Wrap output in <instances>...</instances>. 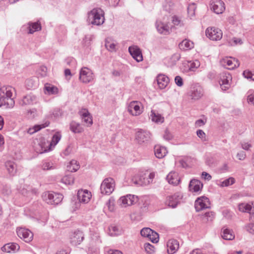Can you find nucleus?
I'll return each mask as SVG.
<instances>
[{"mask_svg":"<svg viewBox=\"0 0 254 254\" xmlns=\"http://www.w3.org/2000/svg\"><path fill=\"white\" fill-rule=\"evenodd\" d=\"M185 66L188 68V70L190 71H194L200 66V63L198 61H188L184 63Z\"/></svg>","mask_w":254,"mask_h":254,"instance_id":"38","label":"nucleus"},{"mask_svg":"<svg viewBox=\"0 0 254 254\" xmlns=\"http://www.w3.org/2000/svg\"><path fill=\"white\" fill-rule=\"evenodd\" d=\"M150 117L152 121L156 123H162L164 121V117L154 110L151 111Z\"/></svg>","mask_w":254,"mask_h":254,"instance_id":"36","label":"nucleus"},{"mask_svg":"<svg viewBox=\"0 0 254 254\" xmlns=\"http://www.w3.org/2000/svg\"><path fill=\"white\" fill-rule=\"evenodd\" d=\"M232 43H231V45H236L237 44H242L243 43L242 41L240 38H233L232 39Z\"/></svg>","mask_w":254,"mask_h":254,"instance_id":"63","label":"nucleus"},{"mask_svg":"<svg viewBox=\"0 0 254 254\" xmlns=\"http://www.w3.org/2000/svg\"><path fill=\"white\" fill-rule=\"evenodd\" d=\"M62 182L66 185H72L74 183V177L72 175H66L62 179Z\"/></svg>","mask_w":254,"mask_h":254,"instance_id":"45","label":"nucleus"},{"mask_svg":"<svg viewBox=\"0 0 254 254\" xmlns=\"http://www.w3.org/2000/svg\"><path fill=\"white\" fill-rule=\"evenodd\" d=\"M155 27L158 32L161 34L168 35L171 31V29L169 25L160 20H157L156 21Z\"/></svg>","mask_w":254,"mask_h":254,"instance_id":"18","label":"nucleus"},{"mask_svg":"<svg viewBox=\"0 0 254 254\" xmlns=\"http://www.w3.org/2000/svg\"><path fill=\"white\" fill-rule=\"evenodd\" d=\"M20 248L19 246L15 243H10L4 245L1 247L2 251L6 253H15L17 252Z\"/></svg>","mask_w":254,"mask_h":254,"instance_id":"27","label":"nucleus"},{"mask_svg":"<svg viewBox=\"0 0 254 254\" xmlns=\"http://www.w3.org/2000/svg\"><path fill=\"white\" fill-rule=\"evenodd\" d=\"M115 182L112 178L105 179L100 186L101 192L103 194L109 195L114 191Z\"/></svg>","mask_w":254,"mask_h":254,"instance_id":"5","label":"nucleus"},{"mask_svg":"<svg viewBox=\"0 0 254 254\" xmlns=\"http://www.w3.org/2000/svg\"><path fill=\"white\" fill-rule=\"evenodd\" d=\"M5 167L8 173L11 176H14L17 173L16 164L12 161H7L5 163Z\"/></svg>","mask_w":254,"mask_h":254,"instance_id":"29","label":"nucleus"},{"mask_svg":"<svg viewBox=\"0 0 254 254\" xmlns=\"http://www.w3.org/2000/svg\"><path fill=\"white\" fill-rule=\"evenodd\" d=\"M18 190L20 193L24 195H26L29 193L31 189L29 187L24 185L22 188L20 187Z\"/></svg>","mask_w":254,"mask_h":254,"instance_id":"48","label":"nucleus"},{"mask_svg":"<svg viewBox=\"0 0 254 254\" xmlns=\"http://www.w3.org/2000/svg\"><path fill=\"white\" fill-rule=\"evenodd\" d=\"M84 234L79 230L74 231L70 236V243L73 246L80 245L84 240Z\"/></svg>","mask_w":254,"mask_h":254,"instance_id":"15","label":"nucleus"},{"mask_svg":"<svg viewBox=\"0 0 254 254\" xmlns=\"http://www.w3.org/2000/svg\"><path fill=\"white\" fill-rule=\"evenodd\" d=\"M247 100L249 102L252 103L254 105V92L248 95Z\"/></svg>","mask_w":254,"mask_h":254,"instance_id":"64","label":"nucleus"},{"mask_svg":"<svg viewBox=\"0 0 254 254\" xmlns=\"http://www.w3.org/2000/svg\"><path fill=\"white\" fill-rule=\"evenodd\" d=\"M157 84L161 89L166 87L169 82V78L164 74H159L157 77Z\"/></svg>","mask_w":254,"mask_h":254,"instance_id":"25","label":"nucleus"},{"mask_svg":"<svg viewBox=\"0 0 254 254\" xmlns=\"http://www.w3.org/2000/svg\"><path fill=\"white\" fill-rule=\"evenodd\" d=\"M235 182V180L233 177H230L223 181H220L218 185L221 187H228L233 185Z\"/></svg>","mask_w":254,"mask_h":254,"instance_id":"42","label":"nucleus"},{"mask_svg":"<svg viewBox=\"0 0 254 254\" xmlns=\"http://www.w3.org/2000/svg\"><path fill=\"white\" fill-rule=\"evenodd\" d=\"M179 47L182 50H189L193 47V43L189 40L185 39L179 44Z\"/></svg>","mask_w":254,"mask_h":254,"instance_id":"33","label":"nucleus"},{"mask_svg":"<svg viewBox=\"0 0 254 254\" xmlns=\"http://www.w3.org/2000/svg\"><path fill=\"white\" fill-rule=\"evenodd\" d=\"M45 93L48 95H55L59 92L58 88L51 84L46 83L44 86Z\"/></svg>","mask_w":254,"mask_h":254,"instance_id":"34","label":"nucleus"},{"mask_svg":"<svg viewBox=\"0 0 254 254\" xmlns=\"http://www.w3.org/2000/svg\"><path fill=\"white\" fill-rule=\"evenodd\" d=\"M148 238L152 242L154 243H157L159 240V235L157 233L153 231V233L150 234V237H149Z\"/></svg>","mask_w":254,"mask_h":254,"instance_id":"49","label":"nucleus"},{"mask_svg":"<svg viewBox=\"0 0 254 254\" xmlns=\"http://www.w3.org/2000/svg\"><path fill=\"white\" fill-rule=\"evenodd\" d=\"M239 209L243 212H248L250 214V219L254 222V203L252 204L242 203L239 205Z\"/></svg>","mask_w":254,"mask_h":254,"instance_id":"13","label":"nucleus"},{"mask_svg":"<svg viewBox=\"0 0 254 254\" xmlns=\"http://www.w3.org/2000/svg\"><path fill=\"white\" fill-rule=\"evenodd\" d=\"M49 125L50 122L48 120H46L41 125H35L32 128H29L27 132L30 134H32L38 131H39L42 128H44L46 127H48Z\"/></svg>","mask_w":254,"mask_h":254,"instance_id":"32","label":"nucleus"},{"mask_svg":"<svg viewBox=\"0 0 254 254\" xmlns=\"http://www.w3.org/2000/svg\"><path fill=\"white\" fill-rule=\"evenodd\" d=\"M138 200V198L137 196L128 194L121 197L118 202L124 207H126L136 203Z\"/></svg>","mask_w":254,"mask_h":254,"instance_id":"9","label":"nucleus"},{"mask_svg":"<svg viewBox=\"0 0 254 254\" xmlns=\"http://www.w3.org/2000/svg\"><path fill=\"white\" fill-rule=\"evenodd\" d=\"M231 79V75L227 72H223L220 74L219 84L222 90H226L229 87V80Z\"/></svg>","mask_w":254,"mask_h":254,"instance_id":"19","label":"nucleus"},{"mask_svg":"<svg viewBox=\"0 0 254 254\" xmlns=\"http://www.w3.org/2000/svg\"><path fill=\"white\" fill-rule=\"evenodd\" d=\"M140 103L137 101H133L131 102L127 107L128 112L132 116H138L140 115L142 111L140 109L139 104Z\"/></svg>","mask_w":254,"mask_h":254,"instance_id":"17","label":"nucleus"},{"mask_svg":"<svg viewBox=\"0 0 254 254\" xmlns=\"http://www.w3.org/2000/svg\"><path fill=\"white\" fill-rule=\"evenodd\" d=\"M211 8L216 14L222 13L225 9V4L221 0H214L211 3Z\"/></svg>","mask_w":254,"mask_h":254,"instance_id":"21","label":"nucleus"},{"mask_svg":"<svg viewBox=\"0 0 254 254\" xmlns=\"http://www.w3.org/2000/svg\"><path fill=\"white\" fill-rule=\"evenodd\" d=\"M172 22L176 26H182L183 25V23L180 18L176 15H174L172 17Z\"/></svg>","mask_w":254,"mask_h":254,"instance_id":"51","label":"nucleus"},{"mask_svg":"<svg viewBox=\"0 0 254 254\" xmlns=\"http://www.w3.org/2000/svg\"><path fill=\"white\" fill-rule=\"evenodd\" d=\"M47 68L44 66H40L38 69V73L41 75V76L44 77L47 75Z\"/></svg>","mask_w":254,"mask_h":254,"instance_id":"52","label":"nucleus"},{"mask_svg":"<svg viewBox=\"0 0 254 254\" xmlns=\"http://www.w3.org/2000/svg\"><path fill=\"white\" fill-rule=\"evenodd\" d=\"M77 195L79 201L84 203L88 202L92 196L91 192L87 190H79Z\"/></svg>","mask_w":254,"mask_h":254,"instance_id":"22","label":"nucleus"},{"mask_svg":"<svg viewBox=\"0 0 254 254\" xmlns=\"http://www.w3.org/2000/svg\"><path fill=\"white\" fill-rule=\"evenodd\" d=\"M246 230L250 233L254 234V224L250 223L246 226Z\"/></svg>","mask_w":254,"mask_h":254,"instance_id":"59","label":"nucleus"},{"mask_svg":"<svg viewBox=\"0 0 254 254\" xmlns=\"http://www.w3.org/2000/svg\"><path fill=\"white\" fill-rule=\"evenodd\" d=\"M154 149L155 155L160 159L165 156L168 152L166 147L160 145H155Z\"/></svg>","mask_w":254,"mask_h":254,"instance_id":"30","label":"nucleus"},{"mask_svg":"<svg viewBox=\"0 0 254 254\" xmlns=\"http://www.w3.org/2000/svg\"><path fill=\"white\" fill-rule=\"evenodd\" d=\"M241 146L243 149L249 150V149L252 147V145L249 142H242L241 143Z\"/></svg>","mask_w":254,"mask_h":254,"instance_id":"62","label":"nucleus"},{"mask_svg":"<svg viewBox=\"0 0 254 254\" xmlns=\"http://www.w3.org/2000/svg\"><path fill=\"white\" fill-rule=\"evenodd\" d=\"M154 177V173H151L148 175L145 173L139 174L132 177V181L135 185L147 186L152 182Z\"/></svg>","mask_w":254,"mask_h":254,"instance_id":"2","label":"nucleus"},{"mask_svg":"<svg viewBox=\"0 0 254 254\" xmlns=\"http://www.w3.org/2000/svg\"><path fill=\"white\" fill-rule=\"evenodd\" d=\"M202 187L203 184L199 180L193 179L190 181L189 189L191 191L197 192L200 190Z\"/></svg>","mask_w":254,"mask_h":254,"instance_id":"26","label":"nucleus"},{"mask_svg":"<svg viewBox=\"0 0 254 254\" xmlns=\"http://www.w3.org/2000/svg\"><path fill=\"white\" fill-rule=\"evenodd\" d=\"M175 83L180 87L183 85L184 82L182 78L180 76H176L175 78Z\"/></svg>","mask_w":254,"mask_h":254,"instance_id":"57","label":"nucleus"},{"mask_svg":"<svg viewBox=\"0 0 254 254\" xmlns=\"http://www.w3.org/2000/svg\"><path fill=\"white\" fill-rule=\"evenodd\" d=\"M144 247L146 252L149 254H151L154 252V247L149 243H145Z\"/></svg>","mask_w":254,"mask_h":254,"instance_id":"55","label":"nucleus"},{"mask_svg":"<svg viewBox=\"0 0 254 254\" xmlns=\"http://www.w3.org/2000/svg\"><path fill=\"white\" fill-rule=\"evenodd\" d=\"M11 96L6 97L5 96V103H4V105L6 106L7 108H12L14 107L15 104V102L13 98H11Z\"/></svg>","mask_w":254,"mask_h":254,"instance_id":"46","label":"nucleus"},{"mask_svg":"<svg viewBox=\"0 0 254 254\" xmlns=\"http://www.w3.org/2000/svg\"><path fill=\"white\" fill-rule=\"evenodd\" d=\"M173 136L172 134V133L168 129H166L163 135L164 139L169 141L171 140L173 138Z\"/></svg>","mask_w":254,"mask_h":254,"instance_id":"56","label":"nucleus"},{"mask_svg":"<svg viewBox=\"0 0 254 254\" xmlns=\"http://www.w3.org/2000/svg\"><path fill=\"white\" fill-rule=\"evenodd\" d=\"M152 134L147 130L138 129L135 134V140L139 144H147L151 139Z\"/></svg>","mask_w":254,"mask_h":254,"instance_id":"3","label":"nucleus"},{"mask_svg":"<svg viewBox=\"0 0 254 254\" xmlns=\"http://www.w3.org/2000/svg\"><path fill=\"white\" fill-rule=\"evenodd\" d=\"M82 119L83 121L87 124V126H91L92 125V119L91 116L90 115L89 112L86 111V112L82 113Z\"/></svg>","mask_w":254,"mask_h":254,"instance_id":"43","label":"nucleus"},{"mask_svg":"<svg viewBox=\"0 0 254 254\" xmlns=\"http://www.w3.org/2000/svg\"><path fill=\"white\" fill-rule=\"evenodd\" d=\"M13 91H14V88L11 86L0 87V107L5 103V96H12Z\"/></svg>","mask_w":254,"mask_h":254,"instance_id":"11","label":"nucleus"},{"mask_svg":"<svg viewBox=\"0 0 254 254\" xmlns=\"http://www.w3.org/2000/svg\"><path fill=\"white\" fill-rule=\"evenodd\" d=\"M36 102L37 97L32 94H29L24 96L22 99L19 101V104L20 106H24L33 104Z\"/></svg>","mask_w":254,"mask_h":254,"instance_id":"23","label":"nucleus"},{"mask_svg":"<svg viewBox=\"0 0 254 254\" xmlns=\"http://www.w3.org/2000/svg\"><path fill=\"white\" fill-rule=\"evenodd\" d=\"M41 168L43 170H49L55 168L52 162L47 161L42 162L41 165Z\"/></svg>","mask_w":254,"mask_h":254,"instance_id":"44","label":"nucleus"},{"mask_svg":"<svg viewBox=\"0 0 254 254\" xmlns=\"http://www.w3.org/2000/svg\"><path fill=\"white\" fill-rule=\"evenodd\" d=\"M224 62L229 66H231L229 68L233 69L234 67H238L240 65L239 61L237 59H224Z\"/></svg>","mask_w":254,"mask_h":254,"instance_id":"41","label":"nucleus"},{"mask_svg":"<svg viewBox=\"0 0 254 254\" xmlns=\"http://www.w3.org/2000/svg\"><path fill=\"white\" fill-rule=\"evenodd\" d=\"M237 157L240 160H244L246 157V153L244 151L239 152L237 154Z\"/></svg>","mask_w":254,"mask_h":254,"instance_id":"61","label":"nucleus"},{"mask_svg":"<svg viewBox=\"0 0 254 254\" xmlns=\"http://www.w3.org/2000/svg\"><path fill=\"white\" fill-rule=\"evenodd\" d=\"M166 180L170 184L177 185L180 181L178 174L175 172H170L166 177Z\"/></svg>","mask_w":254,"mask_h":254,"instance_id":"31","label":"nucleus"},{"mask_svg":"<svg viewBox=\"0 0 254 254\" xmlns=\"http://www.w3.org/2000/svg\"><path fill=\"white\" fill-rule=\"evenodd\" d=\"M183 198V195L180 192H176L167 197L166 203L172 208H175L180 203Z\"/></svg>","mask_w":254,"mask_h":254,"instance_id":"12","label":"nucleus"},{"mask_svg":"<svg viewBox=\"0 0 254 254\" xmlns=\"http://www.w3.org/2000/svg\"><path fill=\"white\" fill-rule=\"evenodd\" d=\"M203 90L199 84L193 85L188 92V95L191 99L196 100L200 99L203 95Z\"/></svg>","mask_w":254,"mask_h":254,"instance_id":"7","label":"nucleus"},{"mask_svg":"<svg viewBox=\"0 0 254 254\" xmlns=\"http://www.w3.org/2000/svg\"><path fill=\"white\" fill-rule=\"evenodd\" d=\"M209 199L205 196L198 197L195 201L194 207L196 211L198 212L203 209L210 207Z\"/></svg>","mask_w":254,"mask_h":254,"instance_id":"10","label":"nucleus"},{"mask_svg":"<svg viewBox=\"0 0 254 254\" xmlns=\"http://www.w3.org/2000/svg\"><path fill=\"white\" fill-rule=\"evenodd\" d=\"M214 217V213L212 212H206L204 214V217L207 219L208 221H212L213 218Z\"/></svg>","mask_w":254,"mask_h":254,"instance_id":"58","label":"nucleus"},{"mask_svg":"<svg viewBox=\"0 0 254 254\" xmlns=\"http://www.w3.org/2000/svg\"><path fill=\"white\" fill-rule=\"evenodd\" d=\"M26 85L28 89H30L31 88H34L35 85L33 84V81L31 79H28L25 81Z\"/></svg>","mask_w":254,"mask_h":254,"instance_id":"60","label":"nucleus"},{"mask_svg":"<svg viewBox=\"0 0 254 254\" xmlns=\"http://www.w3.org/2000/svg\"><path fill=\"white\" fill-rule=\"evenodd\" d=\"M153 233V230L149 228H144L140 231V234L144 237H150V234Z\"/></svg>","mask_w":254,"mask_h":254,"instance_id":"47","label":"nucleus"},{"mask_svg":"<svg viewBox=\"0 0 254 254\" xmlns=\"http://www.w3.org/2000/svg\"><path fill=\"white\" fill-rule=\"evenodd\" d=\"M196 134L197 136L200 138L202 141H206V135L205 132L201 129H198L196 131Z\"/></svg>","mask_w":254,"mask_h":254,"instance_id":"53","label":"nucleus"},{"mask_svg":"<svg viewBox=\"0 0 254 254\" xmlns=\"http://www.w3.org/2000/svg\"><path fill=\"white\" fill-rule=\"evenodd\" d=\"M105 46L106 48L111 51H116V45L114 43H111L110 42H106L105 43Z\"/></svg>","mask_w":254,"mask_h":254,"instance_id":"54","label":"nucleus"},{"mask_svg":"<svg viewBox=\"0 0 254 254\" xmlns=\"http://www.w3.org/2000/svg\"><path fill=\"white\" fill-rule=\"evenodd\" d=\"M95 78L93 71L87 67H82L79 71V80L84 84L92 82Z\"/></svg>","mask_w":254,"mask_h":254,"instance_id":"4","label":"nucleus"},{"mask_svg":"<svg viewBox=\"0 0 254 254\" xmlns=\"http://www.w3.org/2000/svg\"><path fill=\"white\" fill-rule=\"evenodd\" d=\"M128 52L132 57L137 62H141L143 60L141 51L137 46L129 47Z\"/></svg>","mask_w":254,"mask_h":254,"instance_id":"20","label":"nucleus"},{"mask_svg":"<svg viewBox=\"0 0 254 254\" xmlns=\"http://www.w3.org/2000/svg\"><path fill=\"white\" fill-rule=\"evenodd\" d=\"M206 36L213 41L220 40L222 37V32L219 28L208 27L206 29Z\"/></svg>","mask_w":254,"mask_h":254,"instance_id":"8","label":"nucleus"},{"mask_svg":"<svg viewBox=\"0 0 254 254\" xmlns=\"http://www.w3.org/2000/svg\"><path fill=\"white\" fill-rule=\"evenodd\" d=\"M17 234L20 239L26 243L30 242L33 239V234L28 229L20 228L17 230Z\"/></svg>","mask_w":254,"mask_h":254,"instance_id":"14","label":"nucleus"},{"mask_svg":"<svg viewBox=\"0 0 254 254\" xmlns=\"http://www.w3.org/2000/svg\"><path fill=\"white\" fill-rule=\"evenodd\" d=\"M62 137V134L61 132L57 131L52 136L51 141L48 143V146L47 147H44V149H42V151L41 152V153L46 152L51 150L52 147H54L57 143L60 141Z\"/></svg>","mask_w":254,"mask_h":254,"instance_id":"16","label":"nucleus"},{"mask_svg":"<svg viewBox=\"0 0 254 254\" xmlns=\"http://www.w3.org/2000/svg\"><path fill=\"white\" fill-rule=\"evenodd\" d=\"M70 130L75 133H79L83 131V128L79 123L72 121L70 124Z\"/></svg>","mask_w":254,"mask_h":254,"instance_id":"37","label":"nucleus"},{"mask_svg":"<svg viewBox=\"0 0 254 254\" xmlns=\"http://www.w3.org/2000/svg\"><path fill=\"white\" fill-rule=\"evenodd\" d=\"M66 64L69 66L75 67L76 65V60L73 58H68L65 61Z\"/></svg>","mask_w":254,"mask_h":254,"instance_id":"50","label":"nucleus"},{"mask_svg":"<svg viewBox=\"0 0 254 254\" xmlns=\"http://www.w3.org/2000/svg\"><path fill=\"white\" fill-rule=\"evenodd\" d=\"M62 115V111L59 108H56L50 112V114L47 115V118L55 120L60 118Z\"/></svg>","mask_w":254,"mask_h":254,"instance_id":"39","label":"nucleus"},{"mask_svg":"<svg viewBox=\"0 0 254 254\" xmlns=\"http://www.w3.org/2000/svg\"><path fill=\"white\" fill-rule=\"evenodd\" d=\"M167 252L169 254H174L179 249V244L177 240L171 239L167 243Z\"/></svg>","mask_w":254,"mask_h":254,"instance_id":"24","label":"nucleus"},{"mask_svg":"<svg viewBox=\"0 0 254 254\" xmlns=\"http://www.w3.org/2000/svg\"><path fill=\"white\" fill-rule=\"evenodd\" d=\"M27 29V33L33 34L36 31H40L41 29V24L39 22H29L27 25H25L23 28Z\"/></svg>","mask_w":254,"mask_h":254,"instance_id":"28","label":"nucleus"},{"mask_svg":"<svg viewBox=\"0 0 254 254\" xmlns=\"http://www.w3.org/2000/svg\"><path fill=\"white\" fill-rule=\"evenodd\" d=\"M80 166L76 160H72L70 161L67 168L68 171L71 172H75L79 169Z\"/></svg>","mask_w":254,"mask_h":254,"instance_id":"40","label":"nucleus"},{"mask_svg":"<svg viewBox=\"0 0 254 254\" xmlns=\"http://www.w3.org/2000/svg\"><path fill=\"white\" fill-rule=\"evenodd\" d=\"M46 198V202L51 205H57L59 204L63 199V196L61 193L54 192H47L44 195Z\"/></svg>","mask_w":254,"mask_h":254,"instance_id":"6","label":"nucleus"},{"mask_svg":"<svg viewBox=\"0 0 254 254\" xmlns=\"http://www.w3.org/2000/svg\"><path fill=\"white\" fill-rule=\"evenodd\" d=\"M221 236L226 240H232L235 238V235L231 230L224 228L222 229Z\"/></svg>","mask_w":254,"mask_h":254,"instance_id":"35","label":"nucleus"},{"mask_svg":"<svg viewBox=\"0 0 254 254\" xmlns=\"http://www.w3.org/2000/svg\"><path fill=\"white\" fill-rule=\"evenodd\" d=\"M104 20V12L101 8H94L88 13L89 22L92 25H101Z\"/></svg>","mask_w":254,"mask_h":254,"instance_id":"1","label":"nucleus"}]
</instances>
